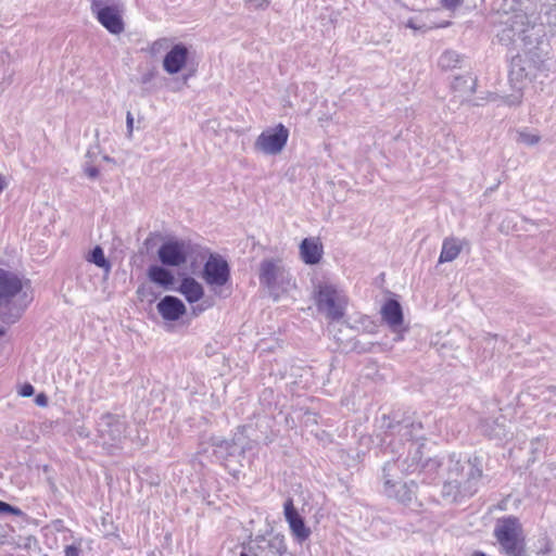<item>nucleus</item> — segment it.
<instances>
[{
  "label": "nucleus",
  "instance_id": "nucleus-21",
  "mask_svg": "<svg viewBox=\"0 0 556 556\" xmlns=\"http://www.w3.org/2000/svg\"><path fill=\"white\" fill-rule=\"evenodd\" d=\"M18 393L21 396H24V397L31 396L34 394V387L30 383H24L21 387Z\"/></svg>",
  "mask_w": 556,
  "mask_h": 556
},
{
  "label": "nucleus",
  "instance_id": "nucleus-17",
  "mask_svg": "<svg viewBox=\"0 0 556 556\" xmlns=\"http://www.w3.org/2000/svg\"><path fill=\"white\" fill-rule=\"evenodd\" d=\"M89 262L96 264L100 268H104L105 270H110V263L105 258L103 250L101 247L97 245L90 254V257L88 258Z\"/></svg>",
  "mask_w": 556,
  "mask_h": 556
},
{
  "label": "nucleus",
  "instance_id": "nucleus-28",
  "mask_svg": "<svg viewBox=\"0 0 556 556\" xmlns=\"http://www.w3.org/2000/svg\"><path fill=\"white\" fill-rule=\"evenodd\" d=\"M98 173H99V172H98V169H97V168H90V169H88V175H89L90 177H96V176L98 175Z\"/></svg>",
  "mask_w": 556,
  "mask_h": 556
},
{
  "label": "nucleus",
  "instance_id": "nucleus-22",
  "mask_svg": "<svg viewBox=\"0 0 556 556\" xmlns=\"http://www.w3.org/2000/svg\"><path fill=\"white\" fill-rule=\"evenodd\" d=\"M464 0H441L442 7L454 10L463 3Z\"/></svg>",
  "mask_w": 556,
  "mask_h": 556
},
{
  "label": "nucleus",
  "instance_id": "nucleus-18",
  "mask_svg": "<svg viewBox=\"0 0 556 556\" xmlns=\"http://www.w3.org/2000/svg\"><path fill=\"white\" fill-rule=\"evenodd\" d=\"M518 140L520 142H522V143L532 146V144H535V143H538L540 141V137L538 135H534V134H529V132L520 131L519 135H518Z\"/></svg>",
  "mask_w": 556,
  "mask_h": 556
},
{
  "label": "nucleus",
  "instance_id": "nucleus-11",
  "mask_svg": "<svg viewBox=\"0 0 556 556\" xmlns=\"http://www.w3.org/2000/svg\"><path fill=\"white\" fill-rule=\"evenodd\" d=\"M98 21L112 34L124 30V23L116 7H103L96 11Z\"/></svg>",
  "mask_w": 556,
  "mask_h": 556
},
{
  "label": "nucleus",
  "instance_id": "nucleus-33",
  "mask_svg": "<svg viewBox=\"0 0 556 556\" xmlns=\"http://www.w3.org/2000/svg\"><path fill=\"white\" fill-rule=\"evenodd\" d=\"M240 556H248L245 553H242Z\"/></svg>",
  "mask_w": 556,
  "mask_h": 556
},
{
  "label": "nucleus",
  "instance_id": "nucleus-30",
  "mask_svg": "<svg viewBox=\"0 0 556 556\" xmlns=\"http://www.w3.org/2000/svg\"><path fill=\"white\" fill-rule=\"evenodd\" d=\"M263 3H265V5H268L269 4V0H262Z\"/></svg>",
  "mask_w": 556,
  "mask_h": 556
},
{
  "label": "nucleus",
  "instance_id": "nucleus-14",
  "mask_svg": "<svg viewBox=\"0 0 556 556\" xmlns=\"http://www.w3.org/2000/svg\"><path fill=\"white\" fill-rule=\"evenodd\" d=\"M178 291L190 304L199 302L204 295L203 286L192 277L182 278Z\"/></svg>",
  "mask_w": 556,
  "mask_h": 556
},
{
  "label": "nucleus",
  "instance_id": "nucleus-9",
  "mask_svg": "<svg viewBox=\"0 0 556 556\" xmlns=\"http://www.w3.org/2000/svg\"><path fill=\"white\" fill-rule=\"evenodd\" d=\"M300 257L306 265L319 264L324 256V245L319 237L304 238L299 247Z\"/></svg>",
  "mask_w": 556,
  "mask_h": 556
},
{
  "label": "nucleus",
  "instance_id": "nucleus-8",
  "mask_svg": "<svg viewBox=\"0 0 556 556\" xmlns=\"http://www.w3.org/2000/svg\"><path fill=\"white\" fill-rule=\"evenodd\" d=\"M24 285L15 273L0 268V304H8L23 290Z\"/></svg>",
  "mask_w": 556,
  "mask_h": 556
},
{
  "label": "nucleus",
  "instance_id": "nucleus-23",
  "mask_svg": "<svg viewBox=\"0 0 556 556\" xmlns=\"http://www.w3.org/2000/svg\"><path fill=\"white\" fill-rule=\"evenodd\" d=\"M455 61L457 62V55L453 52H445L441 56V63L442 66H446L450 62Z\"/></svg>",
  "mask_w": 556,
  "mask_h": 556
},
{
  "label": "nucleus",
  "instance_id": "nucleus-29",
  "mask_svg": "<svg viewBox=\"0 0 556 556\" xmlns=\"http://www.w3.org/2000/svg\"><path fill=\"white\" fill-rule=\"evenodd\" d=\"M164 42H165V40H159V41H155V42L152 45V49H153V50H155L157 47H162Z\"/></svg>",
  "mask_w": 556,
  "mask_h": 556
},
{
  "label": "nucleus",
  "instance_id": "nucleus-26",
  "mask_svg": "<svg viewBox=\"0 0 556 556\" xmlns=\"http://www.w3.org/2000/svg\"><path fill=\"white\" fill-rule=\"evenodd\" d=\"M126 119H127L128 131H129V134H131L132 132V126H134V117H132L130 112L127 113Z\"/></svg>",
  "mask_w": 556,
  "mask_h": 556
},
{
  "label": "nucleus",
  "instance_id": "nucleus-24",
  "mask_svg": "<svg viewBox=\"0 0 556 556\" xmlns=\"http://www.w3.org/2000/svg\"><path fill=\"white\" fill-rule=\"evenodd\" d=\"M211 306H212V303H206V304H200V305H197V306H192L191 314L193 316H199L201 313H203L205 309L210 308Z\"/></svg>",
  "mask_w": 556,
  "mask_h": 556
},
{
  "label": "nucleus",
  "instance_id": "nucleus-1",
  "mask_svg": "<svg viewBox=\"0 0 556 556\" xmlns=\"http://www.w3.org/2000/svg\"><path fill=\"white\" fill-rule=\"evenodd\" d=\"M494 536L507 556H526V538L519 519L515 516L500 518Z\"/></svg>",
  "mask_w": 556,
  "mask_h": 556
},
{
  "label": "nucleus",
  "instance_id": "nucleus-2",
  "mask_svg": "<svg viewBox=\"0 0 556 556\" xmlns=\"http://www.w3.org/2000/svg\"><path fill=\"white\" fill-rule=\"evenodd\" d=\"M314 299L318 311L324 312L328 319L334 321L343 318L349 299L339 292L336 287L319 285Z\"/></svg>",
  "mask_w": 556,
  "mask_h": 556
},
{
  "label": "nucleus",
  "instance_id": "nucleus-20",
  "mask_svg": "<svg viewBox=\"0 0 556 556\" xmlns=\"http://www.w3.org/2000/svg\"><path fill=\"white\" fill-rule=\"evenodd\" d=\"M64 556H80V543L65 546Z\"/></svg>",
  "mask_w": 556,
  "mask_h": 556
},
{
  "label": "nucleus",
  "instance_id": "nucleus-13",
  "mask_svg": "<svg viewBox=\"0 0 556 556\" xmlns=\"http://www.w3.org/2000/svg\"><path fill=\"white\" fill-rule=\"evenodd\" d=\"M382 320L393 330H397L403 324V311L401 304L389 299L381 307Z\"/></svg>",
  "mask_w": 556,
  "mask_h": 556
},
{
  "label": "nucleus",
  "instance_id": "nucleus-19",
  "mask_svg": "<svg viewBox=\"0 0 556 556\" xmlns=\"http://www.w3.org/2000/svg\"><path fill=\"white\" fill-rule=\"evenodd\" d=\"M0 513H7L20 517L24 515L18 507L12 506L3 501H0Z\"/></svg>",
  "mask_w": 556,
  "mask_h": 556
},
{
  "label": "nucleus",
  "instance_id": "nucleus-32",
  "mask_svg": "<svg viewBox=\"0 0 556 556\" xmlns=\"http://www.w3.org/2000/svg\"><path fill=\"white\" fill-rule=\"evenodd\" d=\"M4 331L0 328V337L3 336Z\"/></svg>",
  "mask_w": 556,
  "mask_h": 556
},
{
  "label": "nucleus",
  "instance_id": "nucleus-6",
  "mask_svg": "<svg viewBox=\"0 0 556 556\" xmlns=\"http://www.w3.org/2000/svg\"><path fill=\"white\" fill-rule=\"evenodd\" d=\"M260 281L273 291L277 287H281V290L286 291L285 285H290L291 277L276 261L266 260L261 264Z\"/></svg>",
  "mask_w": 556,
  "mask_h": 556
},
{
  "label": "nucleus",
  "instance_id": "nucleus-12",
  "mask_svg": "<svg viewBox=\"0 0 556 556\" xmlns=\"http://www.w3.org/2000/svg\"><path fill=\"white\" fill-rule=\"evenodd\" d=\"M157 311L165 320H178L186 313V306L178 298L166 295L157 303Z\"/></svg>",
  "mask_w": 556,
  "mask_h": 556
},
{
  "label": "nucleus",
  "instance_id": "nucleus-7",
  "mask_svg": "<svg viewBox=\"0 0 556 556\" xmlns=\"http://www.w3.org/2000/svg\"><path fill=\"white\" fill-rule=\"evenodd\" d=\"M283 514L293 538L300 543L306 541L311 536V529L306 527L304 519L298 513L292 498L285 502Z\"/></svg>",
  "mask_w": 556,
  "mask_h": 556
},
{
  "label": "nucleus",
  "instance_id": "nucleus-27",
  "mask_svg": "<svg viewBox=\"0 0 556 556\" xmlns=\"http://www.w3.org/2000/svg\"><path fill=\"white\" fill-rule=\"evenodd\" d=\"M7 179L3 175H0V193L5 189L7 187Z\"/></svg>",
  "mask_w": 556,
  "mask_h": 556
},
{
  "label": "nucleus",
  "instance_id": "nucleus-25",
  "mask_svg": "<svg viewBox=\"0 0 556 556\" xmlns=\"http://www.w3.org/2000/svg\"><path fill=\"white\" fill-rule=\"evenodd\" d=\"M35 402H36V404H37V405H39V406H47V404H48V399H47V396H46L43 393H40V394H38V395L36 396Z\"/></svg>",
  "mask_w": 556,
  "mask_h": 556
},
{
  "label": "nucleus",
  "instance_id": "nucleus-5",
  "mask_svg": "<svg viewBox=\"0 0 556 556\" xmlns=\"http://www.w3.org/2000/svg\"><path fill=\"white\" fill-rule=\"evenodd\" d=\"M157 254L164 265L177 267L187 262L190 245L182 240L169 239L160 247Z\"/></svg>",
  "mask_w": 556,
  "mask_h": 556
},
{
  "label": "nucleus",
  "instance_id": "nucleus-15",
  "mask_svg": "<svg viewBox=\"0 0 556 556\" xmlns=\"http://www.w3.org/2000/svg\"><path fill=\"white\" fill-rule=\"evenodd\" d=\"M463 250V244L456 238H445L442 243V250L439 256V263L454 261Z\"/></svg>",
  "mask_w": 556,
  "mask_h": 556
},
{
  "label": "nucleus",
  "instance_id": "nucleus-16",
  "mask_svg": "<svg viewBox=\"0 0 556 556\" xmlns=\"http://www.w3.org/2000/svg\"><path fill=\"white\" fill-rule=\"evenodd\" d=\"M148 275H149V278L153 282H155L164 288H168L174 283L173 274L162 266H157V265L151 266L149 268Z\"/></svg>",
  "mask_w": 556,
  "mask_h": 556
},
{
  "label": "nucleus",
  "instance_id": "nucleus-31",
  "mask_svg": "<svg viewBox=\"0 0 556 556\" xmlns=\"http://www.w3.org/2000/svg\"><path fill=\"white\" fill-rule=\"evenodd\" d=\"M94 7H98V3L97 2H93L92 4V9L94 10Z\"/></svg>",
  "mask_w": 556,
  "mask_h": 556
},
{
  "label": "nucleus",
  "instance_id": "nucleus-3",
  "mask_svg": "<svg viewBox=\"0 0 556 556\" xmlns=\"http://www.w3.org/2000/svg\"><path fill=\"white\" fill-rule=\"evenodd\" d=\"M289 130L282 124L274 128L266 129L255 140V148L265 154L276 155L280 153L287 144Z\"/></svg>",
  "mask_w": 556,
  "mask_h": 556
},
{
  "label": "nucleus",
  "instance_id": "nucleus-4",
  "mask_svg": "<svg viewBox=\"0 0 556 556\" xmlns=\"http://www.w3.org/2000/svg\"><path fill=\"white\" fill-rule=\"evenodd\" d=\"M202 278L212 288L225 286L230 279L227 261L220 255L211 254L204 264Z\"/></svg>",
  "mask_w": 556,
  "mask_h": 556
},
{
  "label": "nucleus",
  "instance_id": "nucleus-10",
  "mask_svg": "<svg viewBox=\"0 0 556 556\" xmlns=\"http://www.w3.org/2000/svg\"><path fill=\"white\" fill-rule=\"evenodd\" d=\"M189 59V49L182 45H175L164 56V71L170 75L179 73L185 68Z\"/></svg>",
  "mask_w": 556,
  "mask_h": 556
}]
</instances>
